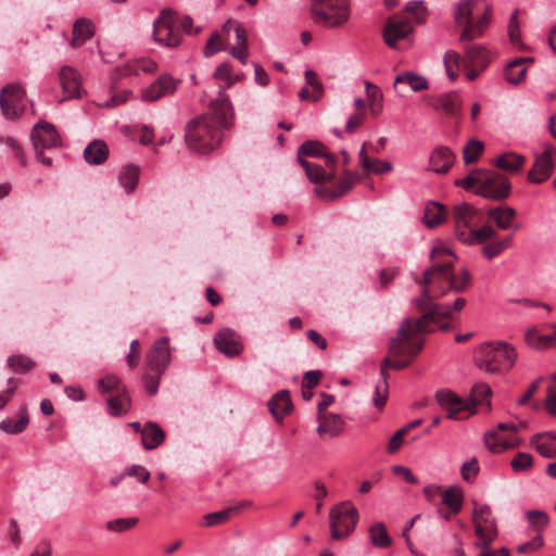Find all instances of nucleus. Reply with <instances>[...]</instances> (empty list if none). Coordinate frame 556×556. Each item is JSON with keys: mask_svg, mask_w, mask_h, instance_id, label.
Returning a JSON list of instances; mask_svg holds the SVG:
<instances>
[{"mask_svg": "<svg viewBox=\"0 0 556 556\" xmlns=\"http://www.w3.org/2000/svg\"><path fill=\"white\" fill-rule=\"evenodd\" d=\"M401 84L408 85L410 89L416 92L426 90L428 89L429 86L427 79L424 76L415 74L413 72H404L395 77L394 89L399 94L403 96V92L399 87Z\"/></svg>", "mask_w": 556, "mask_h": 556, "instance_id": "obj_31", "label": "nucleus"}, {"mask_svg": "<svg viewBox=\"0 0 556 556\" xmlns=\"http://www.w3.org/2000/svg\"><path fill=\"white\" fill-rule=\"evenodd\" d=\"M406 12L414 16L417 23L426 20L427 11L422 1H410L406 4Z\"/></svg>", "mask_w": 556, "mask_h": 556, "instance_id": "obj_61", "label": "nucleus"}, {"mask_svg": "<svg viewBox=\"0 0 556 556\" xmlns=\"http://www.w3.org/2000/svg\"><path fill=\"white\" fill-rule=\"evenodd\" d=\"M358 511L349 501L341 502L329 513L330 535L332 540H341L350 535L357 523Z\"/></svg>", "mask_w": 556, "mask_h": 556, "instance_id": "obj_9", "label": "nucleus"}, {"mask_svg": "<svg viewBox=\"0 0 556 556\" xmlns=\"http://www.w3.org/2000/svg\"><path fill=\"white\" fill-rule=\"evenodd\" d=\"M472 523L477 541L473 546H491L498 536L496 519L492 515L489 505H475L472 511Z\"/></svg>", "mask_w": 556, "mask_h": 556, "instance_id": "obj_10", "label": "nucleus"}, {"mask_svg": "<svg viewBox=\"0 0 556 556\" xmlns=\"http://www.w3.org/2000/svg\"><path fill=\"white\" fill-rule=\"evenodd\" d=\"M538 453L545 458L556 457V433L552 431L534 434L530 440Z\"/></svg>", "mask_w": 556, "mask_h": 556, "instance_id": "obj_24", "label": "nucleus"}, {"mask_svg": "<svg viewBox=\"0 0 556 556\" xmlns=\"http://www.w3.org/2000/svg\"><path fill=\"white\" fill-rule=\"evenodd\" d=\"M165 440V433L155 422H147L142 429L141 442L146 450H153Z\"/></svg>", "mask_w": 556, "mask_h": 556, "instance_id": "obj_30", "label": "nucleus"}, {"mask_svg": "<svg viewBox=\"0 0 556 556\" xmlns=\"http://www.w3.org/2000/svg\"><path fill=\"white\" fill-rule=\"evenodd\" d=\"M213 76L216 79L225 81V87H220L219 92L223 90L226 93V88H229L235 84L231 65L229 63H223L217 66Z\"/></svg>", "mask_w": 556, "mask_h": 556, "instance_id": "obj_57", "label": "nucleus"}, {"mask_svg": "<svg viewBox=\"0 0 556 556\" xmlns=\"http://www.w3.org/2000/svg\"><path fill=\"white\" fill-rule=\"evenodd\" d=\"M510 466L515 472L527 471L533 466V457L529 453H517L511 459Z\"/></svg>", "mask_w": 556, "mask_h": 556, "instance_id": "obj_58", "label": "nucleus"}, {"mask_svg": "<svg viewBox=\"0 0 556 556\" xmlns=\"http://www.w3.org/2000/svg\"><path fill=\"white\" fill-rule=\"evenodd\" d=\"M445 218V208L442 204L432 202L426 206L424 220L429 228H433L443 223Z\"/></svg>", "mask_w": 556, "mask_h": 556, "instance_id": "obj_45", "label": "nucleus"}, {"mask_svg": "<svg viewBox=\"0 0 556 556\" xmlns=\"http://www.w3.org/2000/svg\"><path fill=\"white\" fill-rule=\"evenodd\" d=\"M460 473L465 481L471 482L479 473V465L477 459L473 457L470 460L464 463L460 468Z\"/></svg>", "mask_w": 556, "mask_h": 556, "instance_id": "obj_63", "label": "nucleus"}, {"mask_svg": "<svg viewBox=\"0 0 556 556\" xmlns=\"http://www.w3.org/2000/svg\"><path fill=\"white\" fill-rule=\"evenodd\" d=\"M325 153V147L319 141L309 140L302 143L298 150V162L300 163V159H304V156H323Z\"/></svg>", "mask_w": 556, "mask_h": 556, "instance_id": "obj_50", "label": "nucleus"}, {"mask_svg": "<svg viewBox=\"0 0 556 556\" xmlns=\"http://www.w3.org/2000/svg\"><path fill=\"white\" fill-rule=\"evenodd\" d=\"M508 37L513 46L522 47L520 22L518 18V10L514 11L508 22Z\"/></svg>", "mask_w": 556, "mask_h": 556, "instance_id": "obj_54", "label": "nucleus"}, {"mask_svg": "<svg viewBox=\"0 0 556 556\" xmlns=\"http://www.w3.org/2000/svg\"><path fill=\"white\" fill-rule=\"evenodd\" d=\"M365 89L368 99V105L370 113L374 116H378L383 110V96L381 89L371 84L370 81H365Z\"/></svg>", "mask_w": 556, "mask_h": 556, "instance_id": "obj_37", "label": "nucleus"}, {"mask_svg": "<svg viewBox=\"0 0 556 556\" xmlns=\"http://www.w3.org/2000/svg\"><path fill=\"white\" fill-rule=\"evenodd\" d=\"M0 108L8 119L18 117L25 109V91L20 84H9L1 89Z\"/></svg>", "mask_w": 556, "mask_h": 556, "instance_id": "obj_14", "label": "nucleus"}, {"mask_svg": "<svg viewBox=\"0 0 556 556\" xmlns=\"http://www.w3.org/2000/svg\"><path fill=\"white\" fill-rule=\"evenodd\" d=\"M109 157V148L103 140L91 141L84 150V159L88 164L100 165Z\"/></svg>", "mask_w": 556, "mask_h": 556, "instance_id": "obj_28", "label": "nucleus"}, {"mask_svg": "<svg viewBox=\"0 0 556 556\" xmlns=\"http://www.w3.org/2000/svg\"><path fill=\"white\" fill-rule=\"evenodd\" d=\"M525 163V156L517 154L515 152H507L501 154L494 161L496 167L508 173H517L519 169H521Z\"/></svg>", "mask_w": 556, "mask_h": 556, "instance_id": "obj_34", "label": "nucleus"}, {"mask_svg": "<svg viewBox=\"0 0 556 556\" xmlns=\"http://www.w3.org/2000/svg\"><path fill=\"white\" fill-rule=\"evenodd\" d=\"M139 168L135 165L123 167L118 174V181L127 193L132 192L138 184Z\"/></svg>", "mask_w": 556, "mask_h": 556, "instance_id": "obj_43", "label": "nucleus"}, {"mask_svg": "<svg viewBox=\"0 0 556 556\" xmlns=\"http://www.w3.org/2000/svg\"><path fill=\"white\" fill-rule=\"evenodd\" d=\"M233 117L230 99L223 90L210 103L208 112L190 121L186 128V143L198 153H210L223 139V129L228 128Z\"/></svg>", "mask_w": 556, "mask_h": 556, "instance_id": "obj_2", "label": "nucleus"}, {"mask_svg": "<svg viewBox=\"0 0 556 556\" xmlns=\"http://www.w3.org/2000/svg\"><path fill=\"white\" fill-rule=\"evenodd\" d=\"M305 79L306 84L312 88L313 102L319 100L324 94V87L318 78V75L314 71L307 70L305 72Z\"/></svg>", "mask_w": 556, "mask_h": 556, "instance_id": "obj_59", "label": "nucleus"}, {"mask_svg": "<svg viewBox=\"0 0 556 556\" xmlns=\"http://www.w3.org/2000/svg\"><path fill=\"white\" fill-rule=\"evenodd\" d=\"M153 40L166 48H176L181 43L182 35L176 14L170 9H163L153 22Z\"/></svg>", "mask_w": 556, "mask_h": 556, "instance_id": "obj_8", "label": "nucleus"}, {"mask_svg": "<svg viewBox=\"0 0 556 556\" xmlns=\"http://www.w3.org/2000/svg\"><path fill=\"white\" fill-rule=\"evenodd\" d=\"M60 84L65 99L79 98L81 96L80 75L72 66L65 65L59 73Z\"/></svg>", "mask_w": 556, "mask_h": 556, "instance_id": "obj_20", "label": "nucleus"}, {"mask_svg": "<svg viewBox=\"0 0 556 556\" xmlns=\"http://www.w3.org/2000/svg\"><path fill=\"white\" fill-rule=\"evenodd\" d=\"M168 342V338H161L148 351L146 363L150 371L165 372L172 359Z\"/></svg>", "mask_w": 556, "mask_h": 556, "instance_id": "obj_15", "label": "nucleus"}, {"mask_svg": "<svg viewBox=\"0 0 556 556\" xmlns=\"http://www.w3.org/2000/svg\"><path fill=\"white\" fill-rule=\"evenodd\" d=\"M457 186L465 190H471L475 193L490 200H504L510 193V181L503 175L488 172L484 169H473L465 178L456 181Z\"/></svg>", "mask_w": 556, "mask_h": 556, "instance_id": "obj_4", "label": "nucleus"}, {"mask_svg": "<svg viewBox=\"0 0 556 556\" xmlns=\"http://www.w3.org/2000/svg\"><path fill=\"white\" fill-rule=\"evenodd\" d=\"M556 168V147L546 143L541 152L534 153V163L528 173V180L531 184L541 185L545 182Z\"/></svg>", "mask_w": 556, "mask_h": 556, "instance_id": "obj_13", "label": "nucleus"}, {"mask_svg": "<svg viewBox=\"0 0 556 556\" xmlns=\"http://www.w3.org/2000/svg\"><path fill=\"white\" fill-rule=\"evenodd\" d=\"M357 179L356 174L352 172H344V177L340 180V182L334 187L339 198L344 195L349 190H351Z\"/></svg>", "mask_w": 556, "mask_h": 556, "instance_id": "obj_62", "label": "nucleus"}, {"mask_svg": "<svg viewBox=\"0 0 556 556\" xmlns=\"http://www.w3.org/2000/svg\"><path fill=\"white\" fill-rule=\"evenodd\" d=\"M491 388L488 384L481 383L477 384L472 389V401L476 404L485 403L488 406L490 405L489 397L491 396Z\"/></svg>", "mask_w": 556, "mask_h": 556, "instance_id": "obj_60", "label": "nucleus"}, {"mask_svg": "<svg viewBox=\"0 0 556 556\" xmlns=\"http://www.w3.org/2000/svg\"><path fill=\"white\" fill-rule=\"evenodd\" d=\"M224 50L223 39L218 33H214L211 35L210 39L206 42L204 49V55L206 58L212 56L218 51Z\"/></svg>", "mask_w": 556, "mask_h": 556, "instance_id": "obj_64", "label": "nucleus"}, {"mask_svg": "<svg viewBox=\"0 0 556 556\" xmlns=\"http://www.w3.org/2000/svg\"><path fill=\"white\" fill-rule=\"evenodd\" d=\"M505 79L511 85L522 83L527 75V66H525V59H515L509 62L504 71Z\"/></svg>", "mask_w": 556, "mask_h": 556, "instance_id": "obj_36", "label": "nucleus"}, {"mask_svg": "<svg viewBox=\"0 0 556 556\" xmlns=\"http://www.w3.org/2000/svg\"><path fill=\"white\" fill-rule=\"evenodd\" d=\"M437 296L438 295L433 293V289L422 288L420 296L415 300L417 309L422 314L420 318H424L428 312L432 313L426 317L422 334L431 331L430 323L450 317L453 312L460 311L466 304V300L464 298H457L453 305L435 304L433 299Z\"/></svg>", "mask_w": 556, "mask_h": 556, "instance_id": "obj_7", "label": "nucleus"}, {"mask_svg": "<svg viewBox=\"0 0 556 556\" xmlns=\"http://www.w3.org/2000/svg\"><path fill=\"white\" fill-rule=\"evenodd\" d=\"M455 162V155L447 147H438L430 155V165L433 172L444 174Z\"/></svg>", "mask_w": 556, "mask_h": 556, "instance_id": "obj_26", "label": "nucleus"}, {"mask_svg": "<svg viewBox=\"0 0 556 556\" xmlns=\"http://www.w3.org/2000/svg\"><path fill=\"white\" fill-rule=\"evenodd\" d=\"M29 424V417L26 407L21 409L17 420L7 418L0 422V430L9 434H17L23 432Z\"/></svg>", "mask_w": 556, "mask_h": 556, "instance_id": "obj_38", "label": "nucleus"}, {"mask_svg": "<svg viewBox=\"0 0 556 556\" xmlns=\"http://www.w3.org/2000/svg\"><path fill=\"white\" fill-rule=\"evenodd\" d=\"M238 511L239 507H228L218 511L208 513L203 518V525L205 527H214L226 523Z\"/></svg>", "mask_w": 556, "mask_h": 556, "instance_id": "obj_47", "label": "nucleus"}, {"mask_svg": "<svg viewBox=\"0 0 556 556\" xmlns=\"http://www.w3.org/2000/svg\"><path fill=\"white\" fill-rule=\"evenodd\" d=\"M479 0H460L456 5L455 21L459 25H467L472 21L473 5Z\"/></svg>", "mask_w": 556, "mask_h": 556, "instance_id": "obj_46", "label": "nucleus"}, {"mask_svg": "<svg viewBox=\"0 0 556 556\" xmlns=\"http://www.w3.org/2000/svg\"><path fill=\"white\" fill-rule=\"evenodd\" d=\"M526 343L536 350H545L556 344V325L552 333H539L535 329L528 330L525 336Z\"/></svg>", "mask_w": 556, "mask_h": 556, "instance_id": "obj_32", "label": "nucleus"}, {"mask_svg": "<svg viewBox=\"0 0 556 556\" xmlns=\"http://www.w3.org/2000/svg\"><path fill=\"white\" fill-rule=\"evenodd\" d=\"M492 21V8L486 4L482 15L475 22L473 20L464 27L460 34L462 41H471L479 38L489 27Z\"/></svg>", "mask_w": 556, "mask_h": 556, "instance_id": "obj_22", "label": "nucleus"}, {"mask_svg": "<svg viewBox=\"0 0 556 556\" xmlns=\"http://www.w3.org/2000/svg\"><path fill=\"white\" fill-rule=\"evenodd\" d=\"M517 358L515 349L506 342H489L480 345L475 353V364L490 374L508 371Z\"/></svg>", "mask_w": 556, "mask_h": 556, "instance_id": "obj_5", "label": "nucleus"}, {"mask_svg": "<svg viewBox=\"0 0 556 556\" xmlns=\"http://www.w3.org/2000/svg\"><path fill=\"white\" fill-rule=\"evenodd\" d=\"M484 144L482 141L477 139L469 140L463 150V159L465 164L476 162L482 154Z\"/></svg>", "mask_w": 556, "mask_h": 556, "instance_id": "obj_49", "label": "nucleus"}, {"mask_svg": "<svg viewBox=\"0 0 556 556\" xmlns=\"http://www.w3.org/2000/svg\"><path fill=\"white\" fill-rule=\"evenodd\" d=\"M516 215V210L509 206L494 207L489 211L490 218H492L496 223V226L503 230L513 227V222Z\"/></svg>", "mask_w": 556, "mask_h": 556, "instance_id": "obj_35", "label": "nucleus"}, {"mask_svg": "<svg viewBox=\"0 0 556 556\" xmlns=\"http://www.w3.org/2000/svg\"><path fill=\"white\" fill-rule=\"evenodd\" d=\"M526 517L531 528L538 532L543 531L549 523V517L544 510H528Z\"/></svg>", "mask_w": 556, "mask_h": 556, "instance_id": "obj_52", "label": "nucleus"}, {"mask_svg": "<svg viewBox=\"0 0 556 556\" xmlns=\"http://www.w3.org/2000/svg\"><path fill=\"white\" fill-rule=\"evenodd\" d=\"M214 344L217 350L227 356H237L242 350L240 337L231 329H223L214 337Z\"/></svg>", "mask_w": 556, "mask_h": 556, "instance_id": "obj_19", "label": "nucleus"}, {"mask_svg": "<svg viewBox=\"0 0 556 556\" xmlns=\"http://www.w3.org/2000/svg\"><path fill=\"white\" fill-rule=\"evenodd\" d=\"M430 314L428 312L424 318H406L400 325L397 336L391 339L389 357H386L381 363L380 380L375 387L372 404L376 408L382 409L387 403L389 393L387 368L403 369L421 351L424 346L422 330L425 329L426 317Z\"/></svg>", "mask_w": 556, "mask_h": 556, "instance_id": "obj_1", "label": "nucleus"}, {"mask_svg": "<svg viewBox=\"0 0 556 556\" xmlns=\"http://www.w3.org/2000/svg\"><path fill=\"white\" fill-rule=\"evenodd\" d=\"M163 375L164 372L150 371L148 367L146 368V372L142 376V382L149 395L153 396L157 393L160 380Z\"/></svg>", "mask_w": 556, "mask_h": 556, "instance_id": "obj_53", "label": "nucleus"}, {"mask_svg": "<svg viewBox=\"0 0 556 556\" xmlns=\"http://www.w3.org/2000/svg\"><path fill=\"white\" fill-rule=\"evenodd\" d=\"M268 408L277 420H281L292 410V402L289 392L287 390L279 391L269 400Z\"/></svg>", "mask_w": 556, "mask_h": 556, "instance_id": "obj_27", "label": "nucleus"}, {"mask_svg": "<svg viewBox=\"0 0 556 556\" xmlns=\"http://www.w3.org/2000/svg\"><path fill=\"white\" fill-rule=\"evenodd\" d=\"M444 66L448 78L454 81L457 77L455 70L463 67L460 55L453 50L446 51L444 54Z\"/></svg>", "mask_w": 556, "mask_h": 556, "instance_id": "obj_51", "label": "nucleus"}, {"mask_svg": "<svg viewBox=\"0 0 556 556\" xmlns=\"http://www.w3.org/2000/svg\"><path fill=\"white\" fill-rule=\"evenodd\" d=\"M8 366L15 372H26L35 366V363L25 355H12L8 358Z\"/></svg>", "mask_w": 556, "mask_h": 556, "instance_id": "obj_55", "label": "nucleus"}, {"mask_svg": "<svg viewBox=\"0 0 556 556\" xmlns=\"http://www.w3.org/2000/svg\"><path fill=\"white\" fill-rule=\"evenodd\" d=\"M442 502L452 513L457 514L460 511L464 502V494L459 486L452 485L446 489L442 494Z\"/></svg>", "mask_w": 556, "mask_h": 556, "instance_id": "obj_40", "label": "nucleus"}, {"mask_svg": "<svg viewBox=\"0 0 556 556\" xmlns=\"http://www.w3.org/2000/svg\"><path fill=\"white\" fill-rule=\"evenodd\" d=\"M369 540L370 543L380 548L391 546L392 540L389 536L386 526L383 522H376L369 528Z\"/></svg>", "mask_w": 556, "mask_h": 556, "instance_id": "obj_42", "label": "nucleus"}, {"mask_svg": "<svg viewBox=\"0 0 556 556\" xmlns=\"http://www.w3.org/2000/svg\"><path fill=\"white\" fill-rule=\"evenodd\" d=\"M317 432L320 437L336 438L340 435L345 427V422L340 415L329 414L318 416Z\"/></svg>", "mask_w": 556, "mask_h": 556, "instance_id": "obj_23", "label": "nucleus"}, {"mask_svg": "<svg viewBox=\"0 0 556 556\" xmlns=\"http://www.w3.org/2000/svg\"><path fill=\"white\" fill-rule=\"evenodd\" d=\"M513 242V236L508 235L498 241H493L483 245L481 253L486 260L491 261L505 250L511 248Z\"/></svg>", "mask_w": 556, "mask_h": 556, "instance_id": "obj_41", "label": "nucleus"}, {"mask_svg": "<svg viewBox=\"0 0 556 556\" xmlns=\"http://www.w3.org/2000/svg\"><path fill=\"white\" fill-rule=\"evenodd\" d=\"M460 62L463 67H478L483 70L489 64V53L484 46H469L465 49V56Z\"/></svg>", "mask_w": 556, "mask_h": 556, "instance_id": "obj_25", "label": "nucleus"}, {"mask_svg": "<svg viewBox=\"0 0 556 556\" xmlns=\"http://www.w3.org/2000/svg\"><path fill=\"white\" fill-rule=\"evenodd\" d=\"M478 214V210L468 204L460 203L454 206L453 220L455 224V235L459 240V232H468L472 228V219Z\"/></svg>", "mask_w": 556, "mask_h": 556, "instance_id": "obj_21", "label": "nucleus"}, {"mask_svg": "<svg viewBox=\"0 0 556 556\" xmlns=\"http://www.w3.org/2000/svg\"><path fill=\"white\" fill-rule=\"evenodd\" d=\"M31 141L36 157L46 166L52 165V157L45 155V150L61 147L62 140L55 127L45 121L35 124L31 130Z\"/></svg>", "mask_w": 556, "mask_h": 556, "instance_id": "obj_11", "label": "nucleus"}, {"mask_svg": "<svg viewBox=\"0 0 556 556\" xmlns=\"http://www.w3.org/2000/svg\"><path fill=\"white\" fill-rule=\"evenodd\" d=\"M459 104L458 96L455 93H445L439 96L432 103L433 108L445 114L454 113Z\"/></svg>", "mask_w": 556, "mask_h": 556, "instance_id": "obj_48", "label": "nucleus"}, {"mask_svg": "<svg viewBox=\"0 0 556 556\" xmlns=\"http://www.w3.org/2000/svg\"><path fill=\"white\" fill-rule=\"evenodd\" d=\"M312 17L323 27H339L350 17L348 0H312Z\"/></svg>", "mask_w": 556, "mask_h": 556, "instance_id": "obj_6", "label": "nucleus"}, {"mask_svg": "<svg viewBox=\"0 0 556 556\" xmlns=\"http://www.w3.org/2000/svg\"><path fill=\"white\" fill-rule=\"evenodd\" d=\"M94 35V27L90 20L78 18L73 26V38L71 46L78 48Z\"/></svg>", "mask_w": 556, "mask_h": 556, "instance_id": "obj_29", "label": "nucleus"}, {"mask_svg": "<svg viewBox=\"0 0 556 556\" xmlns=\"http://www.w3.org/2000/svg\"><path fill=\"white\" fill-rule=\"evenodd\" d=\"M130 396L128 395L125 388L122 390V394L117 396H111L108 400L109 412L113 416H121L126 414L130 408Z\"/></svg>", "mask_w": 556, "mask_h": 556, "instance_id": "obj_44", "label": "nucleus"}, {"mask_svg": "<svg viewBox=\"0 0 556 556\" xmlns=\"http://www.w3.org/2000/svg\"><path fill=\"white\" fill-rule=\"evenodd\" d=\"M430 258L432 266L424 271V288L433 289L435 295L443 296L448 290L463 292L469 285L470 274L467 269L460 271L459 277H455L452 273L455 254L445 247H434L431 251Z\"/></svg>", "mask_w": 556, "mask_h": 556, "instance_id": "obj_3", "label": "nucleus"}, {"mask_svg": "<svg viewBox=\"0 0 556 556\" xmlns=\"http://www.w3.org/2000/svg\"><path fill=\"white\" fill-rule=\"evenodd\" d=\"M300 165L304 168L306 177L314 184H320L332 179V175H328L321 165L300 159Z\"/></svg>", "mask_w": 556, "mask_h": 556, "instance_id": "obj_39", "label": "nucleus"}, {"mask_svg": "<svg viewBox=\"0 0 556 556\" xmlns=\"http://www.w3.org/2000/svg\"><path fill=\"white\" fill-rule=\"evenodd\" d=\"M495 236L496 230L490 225H484L479 229H470L468 232H459V241L466 244H477L486 242Z\"/></svg>", "mask_w": 556, "mask_h": 556, "instance_id": "obj_33", "label": "nucleus"}, {"mask_svg": "<svg viewBox=\"0 0 556 556\" xmlns=\"http://www.w3.org/2000/svg\"><path fill=\"white\" fill-rule=\"evenodd\" d=\"M139 522V519L136 517L130 518H117L106 522L105 527L108 530L113 532H124L134 527H136Z\"/></svg>", "mask_w": 556, "mask_h": 556, "instance_id": "obj_56", "label": "nucleus"}, {"mask_svg": "<svg viewBox=\"0 0 556 556\" xmlns=\"http://www.w3.org/2000/svg\"><path fill=\"white\" fill-rule=\"evenodd\" d=\"M413 33V25L406 18H390L383 29V38L386 43L393 48H397L400 39L407 38Z\"/></svg>", "mask_w": 556, "mask_h": 556, "instance_id": "obj_17", "label": "nucleus"}, {"mask_svg": "<svg viewBox=\"0 0 556 556\" xmlns=\"http://www.w3.org/2000/svg\"><path fill=\"white\" fill-rule=\"evenodd\" d=\"M518 426L513 422H501L497 425V431H490L484 434V442L492 453H502L506 450L517 447L522 444V439L515 433Z\"/></svg>", "mask_w": 556, "mask_h": 556, "instance_id": "obj_12", "label": "nucleus"}, {"mask_svg": "<svg viewBox=\"0 0 556 556\" xmlns=\"http://www.w3.org/2000/svg\"><path fill=\"white\" fill-rule=\"evenodd\" d=\"M177 84L170 75L163 74L149 87L142 90L141 98L144 101H156L163 97L173 94L177 89Z\"/></svg>", "mask_w": 556, "mask_h": 556, "instance_id": "obj_18", "label": "nucleus"}, {"mask_svg": "<svg viewBox=\"0 0 556 556\" xmlns=\"http://www.w3.org/2000/svg\"><path fill=\"white\" fill-rule=\"evenodd\" d=\"M435 397L438 403L447 410V417L451 419H460L459 414L463 412H468L466 417L473 414L471 405L451 391L440 390Z\"/></svg>", "mask_w": 556, "mask_h": 556, "instance_id": "obj_16", "label": "nucleus"}]
</instances>
